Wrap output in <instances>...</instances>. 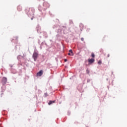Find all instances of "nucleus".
Listing matches in <instances>:
<instances>
[{"mask_svg": "<svg viewBox=\"0 0 127 127\" xmlns=\"http://www.w3.org/2000/svg\"><path fill=\"white\" fill-rule=\"evenodd\" d=\"M47 96H48L47 93H45V97H47Z\"/></svg>", "mask_w": 127, "mask_h": 127, "instance_id": "obj_18", "label": "nucleus"}, {"mask_svg": "<svg viewBox=\"0 0 127 127\" xmlns=\"http://www.w3.org/2000/svg\"><path fill=\"white\" fill-rule=\"evenodd\" d=\"M69 53H71L72 56H73V55H74V54L73 53V51L71 49L69 50Z\"/></svg>", "mask_w": 127, "mask_h": 127, "instance_id": "obj_9", "label": "nucleus"}, {"mask_svg": "<svg viewBox=\"0 0 127 127\" xmlns=\"http://www.w3.org/2000/svg\"><path fill=\"white\" fill-rule=\"evenodd\" d=\"M68 55H69V56H71V55L72 56V54H71V53H68Z\"/></svg>", "mask_w": 127, "mask_h": 127, "instance_id": "obj_17", "label": "nucleus"}, {"mask_svg": "<svg viewBox=\"0 0 127 127\" xmlns=\"http://www.w3.org/2000/svg\"><path fill=\"white\" fill-rule=\"evenodd\" d=\"M91 80L90 79H87V83H90Z\"/></svg>", "mask_w": 127, "mask_h": 127, "instance_id": "obj_16", "label": "nucleus"}, {"mask_svg": "<svg viewBox=\"0 0 127 127\" xmlns=\"http://www.w3.org/2000/svg\"><path fill=\"white\" fill-rule=\"evenodd\" d=\"M17 9L18 10H19V11H20V10H21V8H20V6H18V8H17Z\"/></svg>", "mask_w": 127, "mask_h": 127, "instance_id": "obj_13", "label": "nucleus"}, {"mask_svg": "<svg viewBox=\"0 0 127 127\" xmlns=\"http://www.w3.org/2000/svg\"><path fill=\"white\" fill-rule=\"evenodd\" d=\"M91 57L92 58H95V54H94V53H92Z\"/></svg>", "mask_w": 127, "mask_h": 127, "instance_id": "obj_12", "label": "nucleus"}, {"mask_svg": "<svg viewBox=\"0 0 127 127\" xmlns=\"http://www.w3.org/2000/svg\"><path fill=\"white\" fill-rule=\"evenodd\" d=\"M107 57H110V54H108Z\"/></svg>", "mask_w": 127, "mask_h": 127, "instance_id": "obj_27", "label": "nucleus"}, {"mask_svg": "<svg viewBox=\"0 0 127 127\" xmlns=\"http://www.w3.org/2000/svg\"><path fill=\"white\" fill-rule=\"evenodd\" d=\"M69 23H70V24H72V23H73V21H72V20H70V21H69Z\"/></svg>", "mask_w": 127, "mask_h": 127, "instance_id": "obj_15", "label": "nucleus"}, {"mask_svg": "<svg viewBox=\"0 0 127 127\" xmlns=\"http://www.w3.org/2000/svg\"><path fill=\"white\" fill-rule=\"evenodd\" d=\"M32 17L31 18V20H33V16H32Z\"/></svg>", "mask_w": 127, "mask_h": 127, "instance_id": "obj_24", "label": "nucleus"}, {"mask_svg": "<svg viewBox=\"0 0 127 127\" xmlns=\"http://www.w3.org/2000/svg\"><path fill=\"white\" fill-rule=\"evenodd\" d=\"M44 43V42H42V43H41V46L43 45Z\"/></svg>", "mask_w": 127, "mask_h": 127, "instance_id": "obj_25", "label": "nucleus"}, {"mask_svg": "<svg viewBox=\"0 0 127 127\" xmlns=\"http://www.w3.org/2000/svg\"><path fill=\"white\" fill-rule=\"evenodd\" d=\"M27 11L26 13L29 17L33 16L34 15V12H35L34 8H30Z\"/></svg>", "mask_w": 127, "mask_h": 127, "instance_id": "obj_1", "label": "nucleus"}, {"mask_svg": "<svg viewBox=\"0 0 127 127\" xmlns=\"http://www.w3.org/2000/svg\"><path fill=\"white\" fill-rule=\"evenodd\" d=\"M81 41H84V38H81Z\"/></svg>", "mask_w": 127, "mask_h": 127, "instance_id": "obj_19", "label": "nucleus"}, {"mask_svg": "<svg viewBox=\"0 0 127 127\" xmlns=\"http://www.w3.org/2000/svg\"><path fill=\"white\" fill-rule=\"evenodd\" d=\"M15 38L16 40L17 41V39H18V37H16Z\"/></svg>", "mask_w": 127, "mask_h": 127, "instance_id": "obj_21", "label": "nucleus"}, {"mask_svg": "<svg viewBox=\"0 0 127 127\" xmlns=\"http://www.w3.org/2000/svg\"><path fill=\"white\" fill-rule=\"evenodd\" d=\"M113 73H114V72H112V74H113Z\"/></svg>", "mask_w": 127, "mask_h": 127, "instance_id": "obj_30", "label": "nucleus"}, {"mask_svg": "<svg viewBox=\"0 0 127 127\" xmlns=\"http://www.w3.org/2000/svg\"><path fill=\"white\" fill-rule=\"evenodd\" d=\"M47 4H48L46 2H45L43 3V6H46V5H47Z\"/></svg>", "mask_w": 127, "mask_h": 127, "instance_id": "obj_11", "label": "nucleus"}, {"mask_svg": "<svg viewBox=\"0 0 127 127\" xmlns=\"http://www.w3.org/2000/svg\"><path fill=\"white\" fill-rule=\"evenodd\" d=\"M64 62H67V59H64Z\"/></svg>", "mask_w": 127, "mask_h": 127, "instance_id": "obj_23", "label": "nucleus"}, {"mask_svg": "<svg viewBox=\"0 0 127 127\" xmlns=\"http://www.w3.org/2000/svg\"><path fill=\"white\" fill-rule=\"evenodd\" d=\"M86 71H87V72H88V70H87Z\"/></svg>", "mask_w": 127, "mask_h": 127, "instance_id": "obj_31", "label": "nucleus"}, {"mask_svg": "<svg viewBox=\"0 0 127 127\" xmlns=\"http://www.w3.org/2000/svg\"><path fill=\"white\" fill-rule=\"evenodd\" d=\"M10 67H12V65H10Z\"/></svg>", "mask_w": 127, "mask_h": 127, "instance_id": "obj_28", "label": "nucleus"}, {"mask_svg": "<svg viewBox=\"0 0 127 127\" xmlns=\"http://www.w3.org/2000/svg\"><path fill=\"white\" fill-rule=\"evenodd\" d=\"M88 61L89 62V63H90V64H92V63H94V62H95V59H89L88 60Z\"/></svg>", "mask_w": 127, "mask_h": 127, "instance_id": "obj_5", "label": "nucleus"}, {"mask_svg": "<svg viewBox=\"0 0 127 127\" xmlns=\"http://www.w3.org/2000/svg\"><path fill=\"white\" fill-rule=\"evenodd\" d=\"M7 82V78L6 77H3L2 80V85H5L6 84V82Z\"/></svg>", "mask_w": 127, "mask_h": 127, "instance_id": "obj_3", "label": "nucleus"}, {"mask_svg": "<svg viewBox=\"0 0 127 127\" xmlns=\"http://www.w3.org/2000/svg\"><path fill=\"white\" fill-rule=\"evenodd\" d=\"M39 10H40V9L39 8Z\"/></svg>", "mask_w": 127, "mask_h": 127, "instance_id": "obj_29", "label": "nucleus"}, {"mask_svg": "<svg viewBox=\"0 0 127 127\" xmlns=\"http://www.w3.org/2000/svg\"><path fill=\"white\" fill-rule=\"evenodd\" d=\"M43 74V71L42 70H40L37 73V76H42V74Z\"/></svg>", "mask_w": 127, "mask_h": 127, "instance_id": "obj_6", "label": "nucleus"}, {"mask_svg": "<svg viewBox=\"0 0 127 127\" xmlns=\"http://www.w3.org/2000/svg\"><path fill=\"white\" fill-rule=\"evenodd\" d=\"M56 29H58V32H61L62 30H65V29H66V27L62 26L61 28Z\"/></svg>", "mask_w": 127, "mask_h": 127, "instance_id": "obj_4", "label": "nucleus"}, {"mask_svg": "<svg viewBox=\"0 0 127 127\" xmlns=\"http://www.w3.org/2000/svg\"><path fill=\"white\" fill-rule=\"evenodd\" d=\"M45 45H46V43H45Z\"/></svg>", "mask_w": 127, "mask_h": 127, "instance_id": "obj_33", "label": "nucleus"}, {"mask_svg": "<svg viewBox=\"0 0 127 127\" xmlns=\"http://www.w3.org/2000/svg\"><path fill=\"white\" fill-rule=\"evenodd\" d=\"M70 112H67V115H68V116H70Z\"/></svg>", "mask_w": 127, "mask_h": 127, "instance_id": "obj_20", "label": "nucleus"}, {"mask_svg": "<svg viewBox=\"0 0 127 127\" xmlns=\"http://www.w3.org/2000/svg\"><path fill=\"white\" fill-rule=\"evenodd\" d=\"M32 57L34 61H36V60H37V58H38V53H37L36 52H34Z\"/></svg>", "mask_w": 127, "mask_h": 127, "instance_id": "obj_2", "label": "nucleus"}, {"mask_svg": "<svg viewBox=\"0 0 127 127\" xmlns=\"http://www.w3.org/2000/svg\"><path fill=\"white\" fill-rule=\"evenodd\" d=\"M89 30H90V29H87V30H86V31L88 32V31H89Z\"/></svg>", "mask_w": 127, "mask_h": 127, "instance_id": "obj_26", "label": "nucleus"}, {"mask_svg": "<svg viewBox=\"0 0 127 127\" xmlns=\"http://www.w3.org/2000/svg\"><path fill=\"white\" fill-rule=\"evenodd\" d=\"M58 27H59V26L56 25H54V26L53 28H54V29H55V28H58Z\"/></svg>", "mask_w": 127, "mask_h": 127, "instance_id": "obj_10", "label": "nucleus"}, {"mask_svg": "<svg viewBox=\"0 0 127 127\" xmlns=\"http://www.w3.org/2000/svg\"><path fill=\"white\" fill-rule=\"evenodd\" d=\"M45 36L46 38H47V37H48V36H47V35H45Z\"/></svg>", "mask_w": 127, "mask_h": 127, "instance_id": "obj_22", "label": "nucleus"}, {"mask_svg": "<svg viewBox=\"0 0 127 127\" xmlns=\"http://www.w3.org/2000/svg\"><path fill=\"white\" fill-rule=\"evenodd\" d=\"M53 103H55V100L54 101H50L48 103V105L50 106V105H52Z\"/></svg>", "mask_w": 127, "mask_h": 127, "instance_id": "obj_8", "label": "nucleus"}, {"mask_svg": "<svg viewBox=\"0 0 127 127\" xmlns=\"http://www.w3.org/2000/svg\"><path fill=\"white\" fill-rule=\"evenodd\" d=\"M79 27H80V30H81V31H82V29H83V28H84V25L82 23H80L79 24Z\"/></svg>", "mask_w": 127, "mask_h": 127, "instance_id": "obj_7", "label": "nucleus"}, {"mask_svg": "<svg viewBox=\"0 0 127 127\" xmlns=\"http://www.w3.org/2000/svg\"><path fill=\"white\" fill-rule=\"evenodd\" d=\"M98 64H99V65H101V64H102V62L101 61H99L98 62Z\"/></svg>", "mask_w": 127, "mask_h": 127, "instance_id": "obj_14", "label": "nucleus"}, {"mask_svg": "<svg viewBox=\"0 0 127 127\" xmlns=\"http://www.w3.org/2000/svg\"><path fill=\"white\" fill-rule=\"evenodd\" d=\"M86 71H87V72H88V70H87Z\"/></svg>", "mask_w": 127, "mask_h": 127, "instance_id": "obj_32", "label": "nucleus"}]
</instances>
